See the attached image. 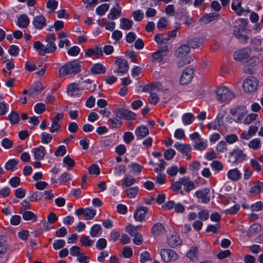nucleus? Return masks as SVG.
<instances>
[{
  "label": "nucleus",
  "mask_w": 263,
  "mask_h": 263,
  "mask_svg": "<svg viewBox=\"0 0 263 263\" xmlns=\"http://www.w3.org/2000/svg\"><path fill=\"white\" fill-rule=\"evenodd\" d=\"M43 90L42 85L40 83L35 84L29 90V95L34 96L38 95Z\"/></svg>",
  "instance_id": "e433bc0d"
},
{
  "label": "nucleus",
  "mask_w": 263,
  "mask_h": 263,
  "mask_svg": "<svg viewBox=\"0 0 263 263\" xmlns=\"http://www.w3.org/2000/svg\"><path fill=\"white\" fill-rule=\"evenodd\" d=\"M182 180H181V178H180L178 181H176L171 185V189L175 192L179 191L180 190H181L182 185H183V184H182Z\"/></svg>",
  "instance_id": "0e129e2a"
},
{
  "label": "nucleus",
  "mask_w": 263,
  "mask_h": 263,
  "mask_svg": "<svg viewBox=\"0 0 263 263\" xmlns=\"http://www.w3.org/2000/svg\"><path fill=\"white\" fill-rule=\"evenodd\" d=\"M120 28L125 30L130 29L133 23L132 21L124 17L120 19Z\"/></svg>",
  "instance_id": "c9c22d12"
},
{
  "label": "nucleus",
  "mask_w": 263,
  "mask_h": 263,
  "mask_svg": "<svg viewBox=\"0 0 263 263\" xmlns=\"http://www.w3.org/2000/svg\"><path fill=\"white\" fill-rule=\"evenodd\" d=\"M138 191L139 189L137 187H130L126 190V195L129 198H135Z\"/></svg>",
  "instance_id": "3c124183"
},
{
  "label": "nucleus",
  "mask_w": 263,
  "mask_h": 263,
  "mask_svg": "<svg viewBox=\"0 0 263 263\" xmlns=\"http://www.w3.org/2000/svg\"><path fill=\"white\" fill-rule=\"evenodd\" d=\"M165 232V229L161 223H156L153 225L151 229V232L155 236L163 234Z\"/></svg>",
  "instance_id": "bb28decb"
},
{
  "label": "nucleus",
  "mask_w": 263,
  "mask_h": 263,
  "mask_svg": "<svg viewBox=\"0 0 263 263\" xmlns=\"http://www.w3.org/2000/svg\"><path fill=\"white\" fill-rule=\"evenodd\" d=\"M86 57L98 59L103 55V50L101 47L96 45L94 48H88L85 51Z\"/></svg>",
  "instance_id": "9b49d317"
},
{
  "label": "nucleus",
  "mask_w": 263,
  "mask_h": 263,
  "mask_svg": "<svg viewBox=\"0 0 263 263\" xmlns=\"http://www.w3.org/2000/svg\"><path fill=\"white\" fill-rule=\"evenodd\" d=\"M208 146L207 141L202 138L198 141H194V147L195 149L202 151H204Z\"/></svg>",
  "instance_id": "2f4dec72"
},
{
  "label": "nucleus",
  "mask_w": 263,
  "mask_h": 263,
  "mask_svg": "<svg viewBox=\"0 0 263 263\" xmlns=\"http://www.w3.org/2000/svg\"><path fill=\"white\" fill-rule=\"evenodd\" d=\"M247 158V154L239 147L234 148L229 154V161L232 164H237Z\"/></svg>",
  "instance_id": "f03ea898"
},
{
  "label": "nucleus",
  "mask_w": 263,
  "mask_h": 263,
  "mask_svg": "<svg viewBox=\"0 0 263 263\" xmlns=\"http://www.w3.org/2000/svg\"><path fill=\"white\" fill-rule=\"evenodd\" d=\"M203 43V40L198 37H194L187 40V44L191 47L196 48L199 47Z\"/></svg>",
  "instance_id": "72a5a7b5"
},
{
  "label": "nucleus",
  "mask_w": 263,
  "mask_h": 263,
  "mask_svg": "<svg viewBox=\"0 0 263 263\" xmlns=\"http://www.w3.org/2000/svg\"><path fill=\"white\" fill-rule=\"evenodd\" d=\"M83 67V63L78 60L69 62L59 69L60 77L68 74H74L79 72Z\"/></svg>",
  "instance_id": "f257e3e1"
},
{
  "label": "nucleus",
  "mask_w": 263,
  "mask_h": 263,
  "mask_svg": "<svg viewBox=\"0 0 263 263\" xmlns=\"http://www.w3.org/2000/svg\"><path fill=\"white\" fill-rule=\"evenodd\" d=\"M32 24L37 29H41L46 25V20L43 15L36 16L34 17Z\"/></svg>",
  "instance_id": "aec40b11"
},
{
  "label": "nucleus",
  "mask_w": 263,
  "mask_h": 263,
  "mask_svg": "<svg viewBox=\"0 0 263 263\" xmlns=\"http://www.w3.org/2000/svg\"><path fill=\"white\" fill-rule=\"evenodd\" d=\"M239 209V204L235 203L232 207L225 210L224 213L226 214L234 215L236 214Z\"/></svg>",
  "instance_id": "603ef678"
},
{
  "label": "nucleus",
  "mask_w": 263,
  "mask_h": 263,
  "mask_svg": "<svg viewBox=\"0 0 263 263\" xmlns=\"http://www.w3.org/2000/svg\"><path fill=\"white\" fill-rule=\"evenodd\" d=\"M147 212L148 208L147 207L141 206L137 208L134 213L135 219L140 222L144 221Z\"/></svg>",
  "instance_id": "f3484780"
},
{
  "label": "nucleus",
  "mask_w": 263,
  "mask_h": 263,
  "mask_svg": "<svg viewBox=\"0 0 263 263\" xmlns=\"http://www.w3.org/2000/svg\"><path fill=\"white\" fill-rule=\"evenodd\" d=\"M34 109L36 114H41L46 109L45 105L42 103H38L34 106Z\"/></svg>",
  "instance_id": "e2e57ef3"
},
{
  "label": "nucleus",
  "mask_w": 263,
  "mask_h": 263,
  "mask_svg": "<svg viewBox=\"0 0 263 263\" xmlns=\"http://www.w3.org/2000/svg\"><path fill=\"white\" fill-rule=\"evenodd\" d=\"M109 5L108 4H103L96 8V13L101 16L104 15L108 10Z\"/></svg>",
  "instance_id": "09e8293b"
},
{
  "label": "nucleus",
  "mask_w": 263,
  "mask_h": 263,
  "mask_svg": "<svg viewBox=\"0 0 263 263\" xmlns=\"http://www.w3.org/2000/svg\"><path fill=\"white\" fill-rule=\"evenodd\" d=\"M107 245V241L105 238L99 239L96 244V248L100 250H103L106 248Z\"/></svg>",
  "instance_id": "bf43d9fd"
},
{
  "label": "nucleus",
  "mask_w": 263,
  "mask_h": 263,
  "mask_svg": "<svg viewBox=\"0 0 263 263\" xmlns=\"http://www.w3.org/2000/svg\"><path fill=\"white\" fill-rule=\"evenodd\" d=\"M135 179L133 176L126 175L124 177L122 182V187H128L135 182Z\"/></svg>",
  "instance_id": "79ce46f5"
},
{
  "label": "nucleus",
  "mask_w": 263,
  "mask_h": 263,
  "mask_svg": "<svg viewBox=\"0 0 263 263\" xmlns=\"http://www.w3.org/2000/svg\"><path fill=\"white\" fill-rule=\"evenodd\" d=\"M169 52V48L168 45L159 46L157 51L152 54V62H161L163 60V58L167 55Z\"/></svg>",
  "instance_id": "20e7f679"
},
{
  "label": "nucleus",
  "mask_w": 263,
  "mask_h": 263,
  "mask_svg": "<svg viewBox=\"0 0 263 263\" xmlns=\"http://www.w3.org/2000/svg\"><path fill=\"white\" fill-rule=\"evenodd\" d=\"M263 191V183L259 182L251 187L250 192L254 194H257Z\"/></svg>",
  "instance_id": "a18cd8bd"
},
{
  "label": "nucleus",
  "mask_w": 263,
  "mask_h": 263,
  "mask_svg": "<svg viewBox=\"0 0 263 263\" xmlns=\"http://www.w3.org/2000/svg\"><path fill=\"white\" fill-rule=\"evenodd\" d=\"M90 71L93 74H103L105 72L106 68L101 63H97L92 65Z\"/></svg>",
  "instance_id": "473e14b6"
},
{
  "label": "nucleus",
  "mask_w": 263,
  "mask_h": 263,
  "mask_svg": "<svg viewBox=\"0 0 263 263\" xmlns=\"http://www.w3.org/2000/svg\"><path fill=\"white\" fill-rule=\"evenodd\" d=\"M18 162L14 159L9 160L5 164V167L6 170L13 172L16 169Z\"/></svg>",
  "instance_id": "4c0bfd02"
},
{
  "label": "nucleus",
  "mask_w": 263,
  "mask_h": 263,
  "mask_svg": "<svg viewBox=\"0 0 263 263\" xmlns=\"http://www.w3.org/2000/svg\"><path fill=\"white\" fill-rule=\"evenodd\" d=\"M121 15V8L118 4L116 5V7L110 10L109 13L107 15L109 20H114Z\"/></svg>",
  "instance_id": "5701e85b"
},
{
  "label": "nucleus",
  "mask_w": 263,
  "mask_h": 263,
  "mask_svg": "<svg viewBox=\"0 0 263 263\" xmlns=\"http://www.w3.org/2000/svg\"><path fill=\"white\" fill-rule=\"evenodd\" d=\"M231 114L233 116L237 117L235 121L237 123H241L242 119L247 115L246 107L243 105L236 106L231 110Z\"/></svg>",
  "instance_id": "6e6552de"
},
{
  "label": "nucleus",
  "mask_w": 263,
  "mask_h": 263,
  "mask_svg": "<svg viewBox=\"0 0 263 263\" xmlns=\"http://www.w3.org/2000/svg\"><path fill=\"white\" fill-rule=\"evenodd\" d=\"M210 192V190L208 188L202 189L196 192L195 195L196 197L201 199V202L204 203H208L210 200V198L208 195Z\"/></svg>",
  "instance_id": "6ab92c4d"
},
{
  "label": "nucleus",
  "mask_w": 263,
  "mask_h": 263,
  "mask_svg": "<svg viewBox=\"0 0 263 263\" xmlns=\"http://www.w3.org/2000/svg\"><path fill=\"white\" fill-rule=\"evenodd\" d=\"M211 166L212 169L216 171L217 173L221 171L223 167L222 164L219 161L217 160L213 161L211 163Z\"/></svg>",
  "instance_id": "6e6d98bb"
},
{
  "label": "nucleus",
  "mask_w": 263,
  "mask_h": 263,
  "mask_svg": "<svg viewBox=\"0 0 263 263\" xmlns=\"http://www.w3.org/2000/svg\"><path fill=\"white\" fill-rule=\"evenodd\" d=\"M160 255L163 260L166 262L175 261L178 258V254L175 251L169 249H162Z\"/></svg>",
  "instance_id": "0eeeda50"
},
{
  "label": "nucleus",
  "mask_w": 263,
  "mask_h": 263,
  "mask_svg": "<svg viewBox=\"0 0 263 263\" xmlns=\"http://www.w3.org/2000/svg\"><path fill=\"white\" fill-rule=\"evenodd\" d=\"M174 147L183 156H186L187 159L190 160L191 159V154L190 153L192 151V147L190 144L176 142L174 144Z\"/></svg>",
  "instance_id": "1a4fd4ad"
},
{
  "label": "nucleus",
  "mask_w": 263,
  "mask_h": 263,
  "mask_svg": "<svg viewBox=\"0 0 263 263\" xmlns=\"http://www.w3.org/2000/svg\"><path fill=\"white\" fill-rule=\"evenodd\" d=\"M114 114L118 117L119 119H125L126 120H134L136 118L135 113L131 110L123 108H117L114 110Z\"/></svg>",
  "instance_id": "39448f33"
},
{
  "label": "nucleus",
  "mask_w": 263,
  "mask_h": 263,
  "mask_svg": "<svg viewBox=\"0 0 263 263\" xmlns=\"http://www.w3.org/2000/svg\"><path fill=\"white\" fill-rule=\"evenodd\" d=\"M194 75V69L192 68H187L183 70L180 79L181 84H186L192 79Z\"/></svg>",
  "instance_id": "ddd939ff"
},
{
  "label": "nucleus",
  "mask_w": 263,
  "mask_h": 263,
  "mask_svg": "<svg viewBox=\"0 0 263 263\" xmlns=\"http://www.w3.org/2000/svg\"><path fill=\"white\" fill-rule=\"evenodd\" d=\"M227 142L224 141H220L216 146V151L218 152L223 153L225 151L227 150Z\"/></svg>",
  "instance_id": "680f3d73"
},
{
  "label": "nucleus",
  "mask_w": 263,
  "mask_h": 263,
  "mask_svg": "<svg viewBox=\"0 0 263 263\" xmlns=\"http://www.w3.org/2000/svg\"><path fill=\"white\" fill-rule=\"evenodd\" d=\"M41 142L43 143L48 144L52 139V136L48 133H43L41 135Z\"/></svg>",
  "instance_id": "864d4df0"
},
{
  "label": "nucleus",
  "mask_w": 263,
  "mask_h": 263,
  "mask_svg": "<svg viewBox=\"0 0 263 263\" xmlns=\"http://www.w3.org/2000/svg\"><path fill=\"white\" fill-rule=\"evenodd\" d=\"M242 0H234L232 4V9L238 15H241L245 12V9L241 7Z\"/></svg>",
  "instance_id": "cd10ccee"
},
{
  "label": "nucleus",
  "mask_w": 263,
  "mask_h": 263,
  "mask_svg": "<svg viewBox=\"0 0 263 263\" xmlns=\"http://www.w3.org/2000/svg\"><path fill=\"white\" fill-rule=\"evenodd\" d=\"M233 57L235 60L243 62L250 57V50L245 48L239 50L235 52Z\"/></svg>",
  "instance_id": "4468645a"
},
{
  "label": "nucleus",
  "mask_w": 263,
  "mask_h": 263,
  "mask_svg": "<svg viewBox=\"0 0 263 263\" xmlns=\"http://www.w3.org/2000/svg\"><path fill=\"white\" fill-rule=\"evenodd\" d=\"M175 155L176 152L174 149L172 148L166 150L164 153V157L167 160H172Z\"/></svg>",
  "instance_id": "4d7b16f0"
},
{
  "label": "nucleus",
  "mask_w": 263,
  "mask_h": 263,
  "mask_svg": "<svg viewBox=\"0 0 263 263\" xmlns=\"http://www.w3.org/2000/svg\"><path fill=\"white\" fill-rule=\"evenodd\" d=\"M167 243L171 247H175L181 245L182 240L176 233H173L168 236Z\"/></svg>",
  "instance_id": "412c9836"
},
{
  "label": "nucleus",
  "mask_w": 263,
  "mask_h": 263,
  "mask_svg": "<svg viewBox=\"0 0 263 263\" xmlns=\"http://www.w3.org/2000/svg\"><path fill=\"white\" fill-rule=\"evenodd\" d=\"M115 64L118 66V68L115 71L118 73H125L129 69V65L128 62L125 59L122 58H118L116 61Z\"/></svg>",
  "instance_id": "f8f14e48"
},
{
  "label": "nucleus",
  "mask_w": 263,
  "mask_h": 263,
  "mask_svg": "<svg viewBox=\"0 0 263 263\" xmlns=\"http://www.w3.org/2000/svg\"><path fill=\"white\" fill-rule=\"evenodd\" d=\"M58 5V2L55 0H48L46 4V7L48 9L51 10L52 12L57 9Z\"/></svg>",
  "instance_id": "052dcab7"
},
{
  "label": "nucleus",
  "mask_w": 263,
  "mask_h": 263,
  "mask_svg": "<svg viewBox=\"0 0 263 263\" xmlns=\"http://www.w3.org/2000/svg\"><path fill=\"white\" fill-rule=\"evenodd\" d=\"M46 151L43 146H40L33 149L34 156L36 160L40 161L43 160L46 154Z\"/></svg>",
  "instance_id": "a878e982"
},
{
  "label": "nucleus",
  "mask_w": 263,
  "mask_h": 263,
  "mask_svg": "<svg viewBox=\"0 0 263 263\" xmlns=\"http://www.w3.org/2000/svg\"><path fill=\"white\" fill-rule=\"evenodd\" d=\"M252 211L258 212L263 209V203L261 201H258L251 206Z\"/></svg>",
  "instance_id": "774afa93"
},
{
  "label": "nucleus",
  "mask_w": 263,
  "mask_h": 263,
  "mask_svg": "<svg viewBox=\"0 0 263 263\" xmlns=\"http://www.w3.org/2000/svg\"><path fill=\"white\" fill-rule=\"evenodd\" d=\"M182 120L184 125H189L194 120V117L191 113H186L182 116Z\"/></svg>",
  "instance_id": "49530a36"
},
{
  "label": "nucleus",
  "mask_w": 263,
  "mask_h": 263,
  "mask_svg": "<svg viewBox=\"0 0 263 263\" xmlns=\"http://www.w3.org/2000/svg\"><path fill=\"white\" fill-rule=\"evenodd\" d=\"M216 94V98L220 102H229L234 98L233 92L225 86L218 88Z\"/></svg>",
  "instance_id": "7ed1b4c3"
},
{
  "label": "nucleus",
  "mask_w": 263,
  "mask_h": 263,
  "mask_svg": "<svg viewBox=\"0 0 263 263\" xmlns=\"http://www.w3.org/2000/svg\"><path fill=\"white\" fill-rule=\"evenodd\" d=\"M135 134L137 139H142L149 134V129L145 126H139L135 130Z\"/></svg>",
  "instance_id": "393cba45"
},
{
  "label": "nucleus",
  "mask_w": 263,
  "mask_h": 263,
  "mask_svg": "<svg viewBox=\"0 0 263 263\" xmlns=\"http://www.w3.org/2000/svg\"><path fill=\"white\" fill-rule=\"evenodd\" d=\"M96 214V211L92 209L86 208L85 209L84 216L85 219L90 220L92 219Z\"/></svg>",
  "instance_id": "8fccbe9b"
},
{
  "label": "nucleus",
  "mask_w": 263,
  "mask_h": 263,
  "mask_svg": "<svg viewBox=\"0 0 263 263\" xmlns=\"http://www.w3.org/2000/svg\"><path fill=\"white\" fill-rule=\"evenodd\" d=\"M227 177L229 179L236 181L241 178V173L237 168L230 170L227 173Z\"/></svg>",
  "instance_id": "b1692460"
},
{
  "label": "nucleus",
  "mask_w": 263,
  "mask_h": 263,
  "mask_svg": "<svg viewBox=\"0 0 263 263\" xmlns=\"http://www.w3.org/2000/svg\"><path fill=\"white\" fill-rule=\"evenodd\" d=\"M101 226L98 224H96L91 228L90 230V235L92 237L98 236V234L101 231Z\"/></svg>",
  "instance_id": "5fc2aeb1"
},
{
  "label": "nucleus",
  "mask_w": 263,
  "mask_h": 263,
  "mask_svg": "<svg viewBox=\"0 0 263 263\" xmlns=\"http://www.w3.org/2000/svg\"><path fill=\"white\" fill-rule=\"evenodd\" d=\"M134 139V136L132 132H127L124 133L123 135L124 141L126 144L130 143Z\"/></svg>",
  "instance_id": "13d9d810"
},
{
  "label": "nucleus",
  "mask_w": 263,
  "mask_h": 263,
  "mask_svg": "<svg viewBox=\"0 0 263 263\" xmlns=\"http://www.w3.org/2000/svg\"><path fill=\"white\" fill-rule=\"evenodd\" d=\"M33 47L38 52L39 54L44 55L45 53H48L46 46L40 41H35L33 44Z\"/></svg>",
  "instance_id": "f704fd0d"
},
{
  "label": "nucleus",
  "mask_w": 263,
  "mask_h": 263,
  "mask_svg": "<svg viewBox=\"0 0 263 263\" xmlns=\"http://www.w3.org/2000/svg\"><path fill=\"white\" fill-rule=\"evenodd\" d=\"M250 163L254 171L259 172L261 170V166L257 159H251Z\"/></svg>",
  "instance_id": "338daca9"
},
{
  "label": "nucleus",
  "mask_w": 263,
  "mask_h": 263,
  "mask_svg": "<svg viewBox=\"0 0 263 263\" xmlns=\"http://www.w3.org/2000/svg\"><path fill=\"white\" fill-rule=\"evenodd\" d=\"M80 241L82 246L85 247H91L94 243V240H91L88 236L83 235L81 237Z\"/></svg>",
  "instance_id": "c03bdc74"
},
{
  "label": "nucleus",
  "mask_w": 263,
  "mask_h": 263,
  "mask_svg": "<svg viewBox=\"0 0 263 263\" xmlns=\"http://www.w3.org/2000/svg\"><path fill=\"white\" fill-rule=\"evenodd\" d=\"M63 166L66 167L67 170H71L75 165V162L69 155L66 156L63 160Z\"/></svg>",
  "instance_id": "58836bf2"
},
{
  "label": "nucleus",
  "mask_w": 263,
  "mask_h": 263,
  "mask_svg": "<svg viewBox=\"0 0 263 263\" xmlns=\"http://www.w3.org/2000/svg\"><path fill=\"white\" fill-rule=\"evenodd\" d=\"M199 254L198 249L196 246L191 247L190 250L186 253V256L191 260L195 261L198 259Z\"/></svg>",
  "instance_id": "c756f323"
},
{
  "label": "nucleus",
  "mask_w": 263,
  "mask_h": 263,
  "mask_svg": "<svg viewBox=\"0 0 263 263\" xmlns=\"http://www.w3.org/2000/svg\"><path fill=\"white\" fill-rule=\"evenodd\" d=\"M83 88L80 87L79 85L73 83L69 84L67 87L68 95L72 97H79L82 95Z\"/></svg>",
  "instance_id": "9d476101"
},
{
  "label": "nucleus",
  "mask_w": 263,
  "mask_h": 263,
  "mask_svg": "<svg viewBox=\"0 0 263 263\" xmlns=\"http://www.w3.org/2000/svg\"><path fill=\"white\" fill-rule=\"evenodd\" d=\"M219 16L217 13H210L203 16L202 20L206 24L216 20Z\"/></svg>",
  "instance_id": "ea45409f"
},
{
  "label": "nucleus",
  "mask_w": 263,
  "mask_h": 263,
  "mask_svg": "<svg viewBox=\"0 0 263 263\" xmlns=\"http://www.w3.org/2000/svg\"><path fill=\"white\" fill-rule=\"evenodd\" d=\"M258 128L256 125H251L249 126L248 132H243L240 135V138L243 140H248L253 136H254Z\"/></svg>",
  "instance_id": "a211bd4d"
},
{
  "label": "nucleus",
  "mask_w": 263,
  "mask_h": 263,
  "mask_svg": "<svg viewBox=\"0 0 263 263\" xmlns=\"http://www.w3.org/2000/svg\"><path fill=\"white\" fill-rule=\"evenodd\" d=\"M190 46L187 44H183L175 51V55L178 58H184L190 52Z\"/></svg>",
  "instance_id": "dca6fc26"
},
{
  "label": "nucleus",
  "mask_w": 263,
  "mask_h": 263,
  "mask_svg": "<svg viewBox=\"0 0 263 263\" xmlns=\"http://www.w3.org/2000/svg\"><path fill=\"white\" fill-rule=\"evenodd\" d=\"M23 218L26 221L32 220L33 222H35L37 220L36 215L30 211H25L23 213Z\"/></svg>",
  "instance_id": "37998d69"
},
{
  "label": "nucleus",
  "mask_w": 263,
  "mask_h": 263,
  "mask_svg": "<svg viewBox=\"0 0 263 263\" xmlns=\"http://www.w3.org/2000/svg\"><path fill=\"white\" fill-rule=\"evenodd\" d=\"M29 22V19L27 15L22 14L18 17L17 25L21 28H26L28 27Z\"/></svg>",
  "instance_id": "7c9ffc66"
},
{
  "label": "nucleus",
  "mask_w": 263,
  "mask_h": 263,
  "mask_svg": "<svg viewBox=\"0 0 263 263\" xmlns=\"http://www.w3.org/2000/svg\"><path fill=\"white\" fill-rule=\"evenodd\" d=\"M258 86V80L253 77H248L243 83V87L246 92H252L255 91Z\"/></svg>",
  "instance_id": "423d86ee"
},
{
  "label": "nucleus",
  "mask_w": 263,
  "mask_h": 263,
  "mask_svg": "<svg viewBox=\"0 0 263 263\" xmlns=\"http://www.w3.org/2000/svg\"><path fill=\"white\" fill-rule=\"evenodd\" d=\"M81 253V248L79 246H74L70 249V254L73 256L78 257Z\"/></svg>",
  "instance_id": "69168bd1"
},
{
  "label": "nucleus",
  "mask_w": 263,
  "mask_h": 263,
  "mask_svg": "<svg viewBox=\"0 0 263 263\" xmlns=\"http://www.w3.org/2000/svg\"><path fill=\"white\" fill-rule=\"evenodd\" d=\"M55 41V35L54 33H50L47 35L46 39V42L47 43L46 48L48 53L53 52L57 49Z\"/></svg>",
  "instance_id": "2eb2a0df"
},
{
  "label": "nucleus",
  "mask_w": 263,
  "mask_h": 263,
  "mask_svg": "<svg viewBox=\"0 0 263 263\" xmlns=\"http://www.w3.org/2000/svg\"><path fill=\"white\" fill-rule=\"evenodd\" d=\"M261 146V142L259 138H255L248 143V147L253 150H257Z\"/></svg>",
  "instance_id": "a19ab883"
},
{
  "label": "nucleus",
  "mask_w": 263,
  "mask_h": 263,
  "mask_svg": "<svg viewBox=\"0 0 263 263\" xmlns=\"http://www.w3.org/2000/svg\"><path fill=\"white\" fill-rule=\"evenodd\" d=\"M182 184L184 186V190L186 192H190L195 189L196 186L194 182L192 181L189 177H184L181 178Z\"/></svg>",
  "instance_id": "4be33fe9"
},
{
  "label": "nucleus",
  "mask_w": 263,
  "mask_h": 263,
  "mask_svg": "<svg viewBox=\"0 0 263 263\" xmlns=\"http://www.w3.org/2000/svg\"><path fill=\"white\" fill-rule=\"evenodd\" d=\"M107 124L110 128H119L121 127L122 122L121 119H119L118 117L115 116V117L108 120Z\"/></svg>",
  "instance_id": "c85d7f7f"
},
{
  "label": "nucleus",
  "mask_w": 263,
  "mask_h": 263,
  "mask_svg": "<svg viewBox=\"0 0 263 263\" xmlns=\"http://www.w3.org/2000/svg\"><path fill=\"white\" fill-rule=\"evenodd\" d=\"M8 118L11 124H17L20 121L19 114L15 111H12L8 116Z\"/></svg>",
  "instance_id": "de8ad7c7"
}]
</instances>
